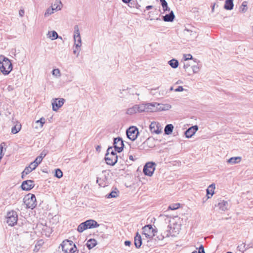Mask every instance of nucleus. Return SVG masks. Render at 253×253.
Segmentation results:
<instances>
[{
  "mask_svg": "<svg viewBox=\"0 0 253 253\" xmlns=\"http://www.w3.org/2000/svg\"><path fill=\"white\" fill-rule=\"evenodd\" d=\"M48 151L47 150H43L39 156L42 160L47 154Z\"/></svg>",
  "mask_w": 253,
  "mask_h": 253,
  "instance_id": "47",
  "label": "nucleus"
},
{
  "mask_svg": "<svg viewBox=\"0 0 253 253\" xmlns=\"http://www.w3.org/2000/svg\"><path fill=\"white\" fill-rule=\"evenodd\" d=\"M85 222L87 229L94 228L99 226V224L95 220L93 219H89Z\"/></svg>",
  "mask_w": 253,
  "mask_h": 253,
  "instance_id": "19",
  "label": "nucleus"
},
{
  "mask_svg": "<svg viewBox=\"0 0 253 253\" xmlns=\"http://www.w3.org/2000/svg\"><path fill=\"white\" fill-rule=\"evenodd\" d=\"M127 90L129 94L134 95L136 94L137 96L139 95V93H138L136 89L134 87H127L126 89H123V91Z\"/></svg>",
  "mask_w": 253,
  "mask_h": 253,
  "instance_id": "31",
  "label": "nucleus"
},
{
  "mask_svg": "<svg viewBox=\"0 0 253 253\" xmlns=\"http://www.w3.org/2000/svg\"><path fill=\"white\" fill-rule=\"evenodd\" d=\"M24 200V202L27 208L33 209L37 205L36 196L33 194L27 195Z\"/></svg>",
  "mask_w": 253,
  "mask_h": 253,
  "instance_id": "5",
  "label": "nucleus"
},
{
  "mask_svg": "<svg viewBox=\"0 0 253 253\" xmlns=\"http://www.w3.org/2000/svg\"><path fill=\"white\" fill-rule=\"evenodd\" d=\"M184 34L186 36H190L192 37V38H194L197 36L196 32L194 31H192L191 30L188 29L187 28H185L184 30Z\"/></svg>",
  "mask_w": 253,
  "mask_h": 253,
  "instance_id": "27",
  "label": "nucleus"
},
{
  "mask_svg": "<svg viewBox=\"0 0 253 253\" xmlns=\"http://www.w3.org/2000/svg\"><path fill=\"white\" fill-rule=\"evenodd\" d=\"M54 10H55V9H54V8L52 6H51L50 7L48 8L46 10V11L44 13V16L45 17L48 16L49 15L53 13Z\"/></svg>",
  "mask_w": 253,
  "mask_h": 253,
  "instance_id": "40",
  "label": "nucleus"
},
{
  "mask_svg": "<svg viewBox=\"0 0 253 253\" xmlns=\"http://www.w3.org/2000/svg\"><path fill=\"white\" fill-rule=\"evenodd\" d=\"M81 48H75L73 50V53L74 54L78 56L80 53Z\"/></svg>",
  "mask_w": 253,
  "mask_h": 253,
  "instance_id": "51",
  "label": "nucleus"
},
{
  "mask_svg": "<svg viewBox=\"0 0 253 253\" xmlns=\"http://www.w3.org/2000/svg\"><path fill=\"white\" fill-rule=\"evenodd\" d=\"M55 10H60L62 6V4L60 0H56L54 4L52 6Z\"/></svg>",
  "mask_w": 253,
  "mask_h": 253,
  "instance_id": "29",
  "label": "nucleus"
},
{
  "mask_svg": "<svg viewBox=\"0 0 253 253\" xmlns=\"http://www.w3.org/2000/svg\"><path fill=\"white\" fill-rule=\"evenodd\" d=\"M85 222L81 223L78 227L77 230L79 232L82 233L85 230L87 229Z\"/></svg>",
  "mask_w": 253,
  "mask_h": 253,
  "instance_id": "33",
  "label": "nucleus"
},
{
  "mask_svg": "<svg viewBox=\"0 0 253 253\" xmlns=\"http://www.w3.org/2000/svg\"><path fill=\"white\" fill-rule=\"evenodd\" d=\"M118 190L112 191L109 194L107 195V198H116L118 196Z\"/></svg>",
  "mask_w": 253,
  "mask_h": 253,
  "instance_id": "41",
  "label": "nucleus"
},
{
  "mask_svg": "<svg viewBox=\"0 0 253 253\" xmlns=\"http://www.w3.org/2000/svg\"><path fill=\"white\" fill-rule=\"evenodd\" d=\"M52 75L56 77H59L61 76L60 71L59 69H55L52 71Z\"/></svg>",
  "mask_w": 253,
  "mask_h": 253,
  "instance_id": "46",
  "label": "nucleus"
},
{
  "mask_svg": "<svg viewBox=\"0 0 253 253\" xmlns=\"http://www.w3.org/2000/svg\"><path fill=\"white\" fill-rule=\"evenodd\" d=\"M215 189V185L212 184L210 185L207 189V195L208 198H211L214 194V189Z\"/></svg>",
  "mask_w": 253,
  "mask_h": 253,
  "instance_id": "22",
  "label": "nucleus"
},
{
  "mask_svg": "<svg viewBox=\"0 0 253 253\" xmlns=\"http://www.w3.org/2000/svg\"><path fill=\"white\" fill-rule=\"evenodd\" d=\"M38 165L34 163V162H33L30 163L29 166L31 167L32 170H34L38 167Z\"/></svg>",
  "mask_w": 253,
  "mask_h": 253,
  "instance_id": "50",
  "label": "nucleus"
},
{
  "mask_svg": "<svg viewBox=\"0 0 253 253\" xmlns=\"http://www.w3.org/2000/svg\"><path fill=\"white\" fill-rule=\"evenodd\" d=\"M97 244V241L94 239H89L86 243V246L89 250L91 249Z\"/></svg>",
  "mask_w": 253,
  "mask_h": 253,
  "instance_id": "24",
  "label": "nucleus"
},
{
  "mask_svg": "<svg viewBox=\"0 0 253 253\" xmlns=\"http://www.w3.org/2000/svg\"><path fill=\"white\" fill-rule=\"evenodd\" d=\"M124 144L123 140L120 137H117L114 140V147L115 151L120 153L123 150Z\"/></svg>",
  "mask_w": 253,
  "mask_h": 253,
  "instance_id": "12",
  "label": "nucleus"
},
{
  "mask_svg": "<svg viewBox=\"0 0 253 253\" xmlns=\"http://www.w3.org/2000/svg\"><path fill=\"white\" fill-rule=\"evenodd\" d=\"M217 207L222 211H225L229 209L228 202L221 199L218 200Z\"/></svg>",
  "mask_w": 253,
  "mask_h": 253,
  "instance_id": "17",
  "label": "nucleus"
},
{
  "mask_svg": "<svg viewBox=\"0 0 253 253\" xmlns=\"http://www.w3.org/2000/svg\"><path fill=\"white\" fill-rule=\"evenodd\" d=\"M34 182L31 180L24 181L21 184V188L23 190L29 191L34 187Z\"/></svg>",
  "mask_w": 253,
  "mask_h": 253,
  "instance_id": "16",
  "label": "nucleus"
},
{
  "mask_svg": "<svg viewBox=\"0 0 253 253\" xmlns=\"http://www.w3.org/2000/svg\"><path fill=\"white\" fill-rule=\"evenodd\" d=\"M43 244V241L42 240H39L36 244L33 251L35 253H37Z\"/></svg>",
  "mask_w": 253,
  "mask_h": 253,
  "instance_id": "32",
  "label": "nucleus"
},
{
  "mask_svg": "<svg viewBox=\"0 0 253 253\" xmlns=\"http://www.w3.org/2000/svg\"><path fill=\"white\" fill-rule=\"evenodd\" d=\"M245 247V246L243 245H241L240 246H238L237 248L238 249L239 251H242V250H243V248Z\"/></svg>",
  "mask_w": 253,
  "mask_h": 253,
  "instance_id": "55",
  "label": "nucleus"
},
{
  "mask_svg": "<svg viewBox=\"0 0 253 253\" xmlns=\"http://www.w3.org/2000/svg\"><path fill=\"white\" fill-rule=\"evenodd\" d=\"M146 108L147 112H154L169 110L171 108V106L169 104L151 102L146 103Z\"/></svg>",
  "mask_w": 253,
  "mask_h": 253,
  "instance_id": "1",
  "label": "nucleus"
},
{
  "mask_svg": "<svg viewBox=\"0 0 253 253\" xmlns=\"http://www.w3.org/2000/svg\"><path fill=\"white\" fill-rule=\"evenodd\" d=\"M139 134L138 128L135 126H131L126 130L127 137L131 140H135Z\"/></svg>",
  "mask_w": 253,
  "mask_h": 253,
  "instance_id": "10",
  "label": "nucleus"
},
{
  "mask_svg": "<svg viewBox=\"0 0 253 253\" xmlns=\"http://www.w3.org/2000/svg\"><path fill=\"white\" fill-rule=\"evenodd\" d=\"M109 173L106 170H103L99 177L97 178L96 182L101 187H105L108 184Z\"/></svg>",
  "mask_w": 253,
  "mask_h": 253,
  "instance_id": "6",
  "label": "nucleus"
},
{
  "mask_svg": "<svg viewBox=\"0 0 253 253\" xmlns=\"http://www.w3.org/2000/svg\"><path fill=\"white\" fill-rule=\"evenodd\" d=\"M150 138H148L147 139V140L144 142V144L148 143V142L150 141Z\"/></svg>",
  "mask_w": 253,
  "mask_h": 253,
  "instance_id": "64",
  "label": "nucleus"
},
{
  "mask_svg": "<svg viewBox=\"0 0 253 253\" xmlns=\"http://www.w3.org/2000/svg\"><path fill=\"white\" fill-rule=\"evenodd\" d=\"M168 64L171 66V68L175 69L178 67L179 62L176 59H172L168 62Z\"/></svg>",
  "mask_w": 253,
  "mask_h": 253,
  "instance_id": "30",
  "label": "nucleus"
},
{
  "mask_svg": "<svg viewBox=\"0 0 253 253\" xmlns=\"http://www.w3.org/2000/svg\"><path fill=\"white\" fill-rule=\"evenodd\" d=\"M75 35H74V44L76 47H80L81 46V38L80 35V32L78 26H75Z\"/></svg>",
  "mask_w": 253,
  "mask_h": 253,
  "instance_id": "13",
  "label": "nucleus"
},
{
  "mask_svg": "<svg viewBox=\"0 0 253 253\" xmlns=\"http://www.w3.org/2000/svg\"><path fill=\"white\" fill-rule=\"evenodd\" d=\"M65 99L63 98L53 99L52 101V110L54 111H57L63 105Z\"/></svg>",
  "mask_w": 253,
  "mask_h": 253,
  "instance_id": "11",
  "label": "nucleus"
},
{
  "mask_svg": "<svg viewBox=\"0 0 253 253\" xmlns=\"http://www.w3.org/2000/svg\"><path fill=\"white\" fill-rule=\"evenodd\" d=\"M3 144H4V143H2L0 145V156H2L3 155H2V149H3V146H2Z\"/></svg>",
  "mask_w": 253,
  "mask_h": 253,
  "instance_id": "57",
  "label": "nucleus"
},
{
  "mask_svg": "<svg viewBox=\"0 0 253 253\" xmlns=\"http://www.w3.org/2000/svg\"><path fill=\"white\" fill-rule=\"evenodd\" d=\"M129 159L131 161H134L136 158H134L133 156L131 154H130L129 155Z\"/></svg>",
  "mask_w": 253,
  "mask_h": 253,
  "instance_id": "59",
  "label": "nucleus"
},
{
  "mask_svg": "<svg viewBox=\"0 0 253 253\" xmlns=\"http://www.w3.org/2000/svg\"><path fill=\"white\" fill-rule=\"evenodd\" d=\"M241 160L240 157H232L227 160V163L231 164H235L239 163Z\"/></svg>",
  "mask_w": 253,
  "mask_h": 253,
  "instance_id": "28",
  "label": "nucleus"
},
{
  "mask_svg": "<svg viewBox=\"0 0 253 253\" xmlns=\"http://www.w3.org/2000/svg\"><path fill=\"white\" fill-rule=\"evenodd\" d=\"M42 160L39 156H38L36 158V159L35 160L34 162V163H35L37 165H39V164H40L42 162Z\"/></svg>",
  "mask_w": 253,
  "mask_h": 253,
  "instance_id": "48",
  "label": "nucleus"
},
{
  "mask_svg": "<svg viewBox=\"0 0 253 253\" xmlns=\"http://www.w3.org/2000/svg\"><path fill=\"white\" fill-rule=\"evenodd\" d=\"M161 3V5H163L166 3H167V2L166 1V0H159Z\"/></svg>",
  "mask_w": 253,
  "mask_h": 253,
  "instance_id": "60",
  "label": "nucleus"
},
{
  "mask_svg": "<svg viewBox=\"0 0 253 253\" xmlns=\"http://www.w3.org/2000/svg\"><path fill=\"white\" fill-rule=\"evenodd\" d=\"M47 35L48 37L51 39L52 40H55L58 38V34L55 31L49 32Z\"/></svg>",
  "mask_w": 253,
  "mask_h": 253,
  "instance_id": "35",
  "label": "nucleus"
},
{
  "mask_svg": "<svg viewBox=\"0 0 253 253\" xmlns=\"http://www.w3.org/2000/svg\"><path fill=\"white\" fill-rule=\"evenodd\" d=\"M173 224V227H172L170 225H168V228L169 229L164 231L162 233L160 237H158L159 240H162L164 238L169 237L170 236H175V234H177L180 229V225L177 223Z\"/></svg>",
  "mask_w": 253,
  "mask_h": 253,
  "instance_id": "2",
  "label": "nucleus"
},
{
  "mask_svg": "<svg viewBox=\"0 0 253 253\" xmlns=\"http://www.w3.org/2000/svg\"><path fill=\"white\" fill-rule=\"evenodd\" d=\"M33 170L30 167H26L23 172H22V178L23 179L24 178V176L30 173Z\"/></svg>",
  "mask_w": 253,
  "mask_h": 253,
  "instance_id": "37",
  "label": "nucleus"
},
{
  "mask_svg": "<svg viewBox=\"0 0 253 253\" xmlns=\"http://www.w3.org/2000/svg\"><path fill=\"white\" fill-rule=\"evenodd\" d=\"M198 253H205L204 248L203 245H201L199 248Z\"/></svg>",
  "mask_w": 253,
  "mask_h": 253,
  "instance_id": "52",
  "label": "nucleus"
},
{
  "mask_svg": "<svg viewBox=\"0 0 253 253\" xmlns=\"http://www.w3.org/2000/svg\"><path fill=\"white\" fill-rule=\"evenodd\" d=\"M125 246H129L131 245V242L129 241H126L124 243Z\"/></svg>",
  "mask_w": 253,
  "mask_h": 253,
  "instance_id": "58",
  "label": "nucleus"
},
{
  "mask_svg": "<svg viewBox=\"0 0 253 253\" xmlns=\"http://www.w3.org/2000/svg\"><path fill=\"white\" fill-rule=\"evenodd\" d=\"M155 163L148 162L145 164L143 168V172L146 175L151 176L155 169Z\"/></svg>",
  "mask_w": 253,
  "mask_h": 253,
  "instance_id": "8",
  "label": "nucleus"
},
{
  "mask_svg": "<svg viewBox=\"0 0 253 253\" xmlns=\"http://www.w3.org/2000/svg\"><path fill=\"white\" fill-rule=\"evenodd\" d=\"M190 66V65L188 63H184L183 65V68L186 70L187 69H188Z\"/></svg>",
  "mask_w": 253,
  "mask_h": 253,
  "instance_id": "56",
  "label": "nucleus"
},
{
  "mask_svg": "<svg viewBox=\"0 0 253 253\" xmlns=\"http://www.w3.org/2000/svg\"><path fill=\"white\" fill-rule=\"evenodd\" d=\"M198 127L197 126H194L189 128L185 132V135L187 138L191 137L198 130Z\"/></svg>",
  "mask_w": 253,
  "mask_h": 253,
  "instance_id": "18",
  "label": "nucleus"
},
{
  "mask_svg": "<svg viewBox=\"0 0 253 253\" xmlns=\"http://www.w3.org/2000/svg\"><path fill=\"white\" fill-rule=\"evenodd\" d=\"M151 13V12H149V18L150 19V20H152L153 19H154V18L152 17H151L150 14Z\"/></svg>",
  "mask_w": 253,
  "mask_h": 253,
  "instance_id": "62",
  "label": "nucleus"
},
{
  "mask_svg": "<svg viewBox=\"0 0 253 253\" xmlns=\"http://www.w3.org/2000/svg\"><path fill=\"white\" fill-rule=\"evenodd\" d=\"M234 6L233 0H226L224 7L227 10H231Z\"/></svg>",
  "mask_w": 253,
  "mask_h": 253,
  "instance_id": "25",
  "label": "nucleus"
},
{
  "mask_svg": "<svg viewBox=\"0 0 253 253\" xmlns=\"http://www.w3.org/2000/svg\"><path fill=\"white\" fill-rule=\"evenodd\" d=\"M100 149H101V147L99 145L97 146V147H96V150L97 151H99Z\"/></svg>",
  "mask_w": 253,
  "mask_h": 253,
  "instance_id": "63",
  "label": "nucleus"
},
{
  "mask_svg": "<svg viewBox=\"0 0 253 253\" xmlns=\"http://www.w3.org/2000/svg\"><path fill=\"white\" fill-rule=\"evenodd\" d=\"M153 6L152 5H148L146 7V10H149L151 8H152Z\"/></svg>",
  "mask_w": 253,
  "mask_h": 253,
  "instance_id": "61",
  "label": "nucleus"
},
{
  "mask_svg": "<svg viewBox=\"0 0 253 253\" xmlns=\"http://www.w3.org/2000/svg\"><path fill=\"white\" fill-rule=\"evenodd\" d=\"M55 176L57 178H61L63 176V172L60 169H56L54 174Z\"/></svg>",
  "mask_w": 253,
  "mask_h": 253,
  "instance_id": "43",
  "label": "nucleus"
},
{
  "mask_svg": "<svg viewBox=\"0 0 253 253\" xmlns=\"http://www.w3.org/2000/svg\"><path fill=\"white\" fill-rule=\"evenodd\" d=\"M106 154H109L113 156H117L116 152L113 150L112 147H109L108 148Z\"/></svg>",
  "mask_w": 253,
  "mask_h": 253,
  "instance_id": "45",
  "label": "nucleus"
},
{
  "mask_svg": "<svg viewBox=\"0 0 253 253\" xmlns=\"http://www.w3.org/2000/svg\"><path fill=\"white\" fill-rule=\"evenodd\" d=\"M199 63L200 62L196 63L197 65H194L192 66L191 68L192 69L193 73L196 74V73H198L200 71L201 67L199 64Z\"/></svg>",
  "mask_w": 253,
  "mask_h": 253,
  "instance_id": "38",
  "label": "nucleus"
},
{
  "mask_svg": "<svg viewBox=\"0 0 253 253\" xmlns=\"http://www.w3.org/2000/svg\"><path fill=\"white\" fill-rule=\"evenodd\" d=\"M134 245L136 248H140L142 245V238L138 232H137L134 237Z\"/></svg>",
  "mask_w": 253,
  "mask_h": 253,
  "instance_id": "20",
  "label": "nucleus"
},
{
  "mask_svg": "<svg viewBox=\"0 0 253 253\" xmlns=\"http://www.w3.org/2000/svg\"><path fill=\"white\" fill-rule=\"evenodd\" d=\"M149 128L152 133L159 134L162 132V128L157 122H152L150 125Z\"/></svg>",
  "mask_w": 253,
  "mask_h": 253,
  "instance_id": "14",
  "label": "nucleus"
},
{
  "mask_svg": "<svg viewBox=\"0 0 253 253\" xmlns=\"http://www.w3.org/2000/svg\"><path fill=\"white\" fill-rule=\"evenodd\" d=\"M137 113H139L137 105L128 108L126 111V114L128 115H132Z\"/></svg>",
  "mask_w": 253,
  "mask_h": 253,
  "instance_id": "23",
  "label": "nucleus"
},
{
  "mask_svg": "<svg viewBox=\"0 0 253 253\" xmlns=\"http://www.w3.org/2000/svg\"><path fill=\"white\" fill-rule=\"evenodd\" d=\"M105 160L107 165L114 166L117 162L118 156H113L109 154H106Z\"/></svg>",
  "mask_w": 253,
  "mask_h": 253,
  "instance_id": "15",
  "label": "nucleus"
},
{
  "mask_svg": "<svg viewBox=\"0 0 253 253\" xmlns=\"http://www.w3.org/2000/svg\"><path fill=\"white\" fill-rule=\"evenodd\" d=\"M142 231L145 237L148 239L152 238L155 236V233L156 232V230L154 229L152 225L150 224L145 225L142 228Z\"/></svg>",
  "mask_w": 253,
  "mask_h": 253,
  "instance_id": "7",
  "label": "nucleus"
},
{
  "mask_svg": "<svg viewBox=\"0 0 253 253\" xmlns=\"http://www.w3.org/2000/svg\"><path fill=\"white\" fill-rule=\"evenodd\" d=\"M162 6L163 10L164 11H169L170 9L168 7V3H166L164 4H163V5H162Z\"/></svg>",
  "mask_w": 253,
  "mask_h": 253,
  "instance_id": "49",
  "label": "nucleus"
},
{
  "mask_svg": "<svg viewBox=\"0 0 253 253\" xmlns=\"http://www.w3.org/2000/svg\"><path fill=\"white\" fill-rule=\"evenodd\" d=\"M17 214L13 211H10L7 214V223L9 225L14 226L17 222Z\"/></svg>",
  "mask_w": 253,
  "mask_h": 253,
  "instance_id": "9",
  "label": "nucleus"
},
{
  "mask_svg": "<svg viewBox=\"0 0 253 253\" xmlns=\"http://www.w3.org/2000/svg\"><path fill=\"white\" fill-rule=\"evenodd\" d=\"M183 90H184V88H183V87L182 86H178L177 88H176L175 89V91H176V92L182 91Z\"/></svg>",
  "mask_w": 253,
  "mask_h": 253,
  "instance_id": "53",
  "label": "nucleus"
},
{
  "mask_svg": "<svg viewBox=\"0 0 253 253\" xmlns=\"http://www.w3.org/2000/svg\"><path fill=\"white\" fill-rule=\"evenodd\" d=\"M139 113L147 112L146 103L137 105Z\"/></svg>",
  "mask_w": 253,
  "mask_h": 253,
  "instance_id": "36",
  "label": "nucleus"
},
{
  "mask_svg": "<svg viewBox=\"0 0 253 253\" xmlns=\"http://www.w3.org/2000/svg\"><path fill=\"white\" fill-rule=\"evenodd\" d=\"M179 204H173L169 205L168 209L171 210H174L178 209L179 208Z\"/></svg>",
  "mask_w": 253,
  "mask_h": 253,
  "instance_id": "44",
  "label": "nucleus"
},
{
  "mask_svg": "<svg viewBox=\"0 0 253 253\" xmlns=\"http://www.w3.org/2000/svg\"><path fill=\"white\" fill-rule=\"evenodd\" d=\"M173 129V126L172 124L167 125L164 129L165 133L167 135L170 134L172 133Z\"/></svg>",
  "mask_w": 253,
  "mask_h": 253,
  "instance_id": "26",
  "label": "nucleus"
},
{
  "mask_svg": "<svg viewBox=\"0 0 253 253\" xmlns=\"http://www.w3.org/2000/svg\"><path fill=\"white\" fill-rule=\"evenodd\" d=\"M183 56L185 59V60L186 61L188 60H193L194 62L195 63L200 62L199 60H197V59L193 58L192 55L190 54H184Z\"/></svg>",
  "mask_w": 253,
  "mask_h": 253,
  "instance_id": "39",
  "label": "nucleus"
},
{
  "mask_svg": "<svg viewBox=\"0 0 253 253\" xmlns=\"http://www.w3.org/2000/svg\"><path fill=\"white\" fill-rule=\"evenodd\" d=\"M2 58V60L0 61V70L3 74L8 75L12 70V64L8 58L3 56Z\"/></svg>",
  "mask_w": 253,
  "mask_h": 253,
  "instance_id": "3",
  "label": "nucleus"
},
{
  "mask_svg": "<svg viewBox=\"0 0 253 253\" xmlns=\"http://www.w3.org/2000/svg\"><path fill=\"white\" fill-rule=\"evenodd\" d=\"M37 124H40V127L42 128L43 124L45 123V119L43 117L41 118L40 120L37 121L35 123Z\"/></svg>",
  "mask_w": 253,
  "mask_h": 253,
  "instance_id": "42",
  "label": "nucleus"
},
{
  "mask_svg": "<svg viewBox=\"0 0 253 253\" xmlns=\"http://www.w3.org/2000/svg\"><path fill=\"white\" fill-rule=\"evenodd\" d=\"M25 11L23 9H20L19 11L20 16L23 17Z\"/></svg>",
  "mask_w": 253,
  "mask_h": 253,
  "instance_id": "54",
  "label": "nucleus"
},
{
  "mask_svg": "<svg viewBox=\"0 0 253 253\" xmlns=\"http://www.w3.org/2000/svg\"><path fill=\"white\" fill-rule=\"evenodd\" d=\"M61 246L64 253H75L76 250L75 245H73V242L71 241H64Z\"/></svg>",
  "mask_w": 253,
  "mask_h": 253,
  "instance_id": "4",
  "label": "nucleus"
},
{
  "mask_svg": "<svg viewBox=\"0 0 253 253\" xmlns=\"http://www.w3.org/2000/svg\"><path fill=\"white\" fill-rule=\"evenodd\" d=\"M21 128V125L20 124H16L11 128V132L13 134H16L18 132Z\"/></svg>",
  "mask_w": 253,
  "mask_h": 253,
  "instance_id": "34",
  "label": "nucleus"
},
{
  "mask_svg": "<svg viewBox=\"0 0 253 253\" xmlns=\"http://www.w3.org/2000/svg\"><path fill=\"white\" fill-rule=\"evenodd\" d=\"M175 17L174 13L172 11H171L170 12L166 14V15L163 17V19L165 22H172Z\"/></svg>",
  "mask_w": 253,
  "mask_h": 253,
  "instance_id": "21",
  "label": "nucleus"
}]
</instances>
